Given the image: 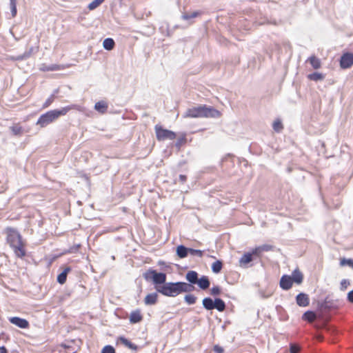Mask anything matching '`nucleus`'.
<instances>
[{
	"label": "nucleus",
	"mask_w": 353,
	"mask_h": 353,
	"mask_svg": "<svg viewBox=\"0 0 353 353\" xmlns=\"http://www.w3.org/2000/svg\"><path fill=\"white\" fill-rule=\"evenodd\" d=\"M6 241L12 249L17 258L22 259L26 256V243L20 233L14 228L8 227L4 231Z\"/></svg>",
	"instance_id": "1"
},
{
	"label": "nucleus",
	"mask_w": 353,
	"mask_h": 353,
	"mask_svg": "<svg viewBox=\"0 0 353 353\" xmlns=\"http://www.w3.org/2000/svg\"><path fill=\"white\" fill-rule=\"evenodd\" d=\"M221 112L212 106L198 105L188 108L184 112V118H213L221 117Z\"/></svg>",
	"instance_id": "2"
},
{
	"label": "nucleus",
	"mask_w": 353,
	"mask_h": 353,
	"mask_svg": "<svg viewBox=\"0 0 353 353\" xmlns=\"http://www.w3.org/2000/svg\"><path fill=\"white\" fill-rule=\"evenodd\" d=\"M194 287L185 282L166 283L161 286H157L156 290L166 296H176L182 292H190Z\"/></svg>",
	"instance_id": "3"
},
{
	"label": "nucleus",
	"mask_w": 353,
	"mask_h": 353,
	"mask_svg": "<svg viewBox=\"0 0 353 353\" xmlns=\"http://www.w3.org/2000/svg\"><path fill=\"white\" fill-rule=\"evenodd\" d=\"M72 108L70 107L62 108L60 110H54L41 115L37 121V124L43 127L55 121L61 116H63Z\"/></svg>",
	"instance_id": "4"
},
{
	"label": "nucleus",
	"mask_w": 353,
	"mask_h": 353,
	"mask_svg": "<svg viewBox=\"0 0 353 353\" xmlns=\"http://www.w3.org/2000/svg\"><path fill=\"white\" fill-rule=\"evenodd\" d=\"M303 274L299 270H295L292 272V276L283 275L279 284L283 290H288L292 287L293 283L299 285L303 282Z\"/></svg>",
	"instance_id": "5"
},
{
	"label": "nucleus",
	"mask_w": 353,
	"mask_h": 353,
	"mask_svg": "<svg viewBox=\"0 0 353 353\" xmlns=\"http://www.w3.org/2000/svg\"><path fill=\"white\" fill-rule=\"evenodd\" d=\"M144 278L146 280L152 281L153 283L157 286H161V284H165L166 281V274L163 272H157L154 270H148L144 274Z\"/></svg>",
	"instance_id": "6"
},
{
	"label": "nucleus",
	"mask_w": 353,
	"mask_h": 353,
	"mask_svg": "<svg viewBox=\"0 0 353 353\" xmlns=\"http://www.w3.org/2000/svg\"><path fill=\"white\" fill-rule=\"evenodd\" d=\"M203 305L208 310L216 309L219 312H223L225 309V302L219 298L215 299L214 301L209 297L205 298L203 300Z\"/></svg>",
	"instance_id": "7"
},
{
	"label": "nucleus",
	"mask_w": 353,
	"mask_h": 353,
	"mask_svg": "<svg viewBox=\"0 0 353 353\" xmlns=\"http://www.w3.org/2000/svg\"><path fill=\"white\" fill-rule=\"evenodd\" d=\"M353 65V54L352 53L344 54L340 61V65L343 69L350 68Z\"/></svg>",
	"instance_id": "8"
},
{
	"label": "nucleus",
	"mask_w": 353,
	"mask_h": 353,
	"mask_svg": "<svg viewBox=\"0 0 353 353\" xmlns=\"http://www.w3.org/2000/svg\"><path fill=\"white\" fill-rule=\"evenodd\" d=\"M9 321L16 326L23 329L28 328L30 325L29 322L26 319L17 316L10 318Z\"/></svg>",
	"instance_id": "9"
},
{
	"label": "nucleus",
	"mask_w": 353,
	"mask_h": 353,
	"mask_svg": "<svg viewBox=\"0 0 353 353\" xmlns=\"http://www.w3.org/2000/svg\"><path fill=\"white\" fill-rule=\"evenodd\" d=\"M296 301L300 307H307L310 304V299L307 294L300 293L296 297Z\"/></svg>",
	"instance_id": "10"
},
{
	"label": "nucleus",
	"mask_w": 353,
	"mask_h": 353,
	"mask_svg": "<svg viewBox=\"0 0 353 353\" xmlns=\"http://www.w3.org/2000/svg\"><path fill=\"white\" fill-rule=\"evenodd\" d=\"M252 261V254L250 252H246L241 256L239 262L241 267H246Z\"/></svg>",
	"instance_id": "11"
},
{
	"label": "nucleus",
	"mask_w": 353,
	"mask_h": 353,
	"mask_svg": "<svg viewBox=\"0 0 353 353\" xmlns=\"http://www.w3.org/2000/svg\"><path fill=\"white\" fill-rule=\"evenodd\" d=\"M70 271V267L65 268L63 271L57 276V281L60 284H64L67 279V275Z\"/></svg>",
	"instance_id": "12"
},
{
	"label": "nucleus",
	"mask_w": 353,
	"mask_h": 353,
	"mask_svg": "<svg viewBox=\"0 0 353 353\" xmlns=\"http://www.w3.org/2000/svg\"><path fill=\"white\" fill-rule=\"evenodd\" d=\"M196 284H198L201 289L206 290L210 287V283L208 276H203L198 279Z\"/></svg>",
	"instance_id": "13"
},
{
	"label": "nucleus",
	"mask_w": 353,
	"mask_h": 353,
	"mask_svg": "<svg viewBox=\"0 0 353 353\" xmlns=\"http://www.w3.org/2000/svg\"><path fill=\"white\" fill-rule=\"evenodd\" d=\"M185 278L190 283V284H196L199 279L197 272L192 270L186 274Z\"/></svg>",
	"instance_id": "14"
},
{
	"label": "nucleus",
	"mask_w": 353,
	"mask_h": 353,
	"mask_svg": "<svg viewBox=\"0 0 353 353\" xmlns=\"http://www.w3.org/2000/svg\"><path fill=\"white\" fill-rule=\"evenodd\" d=\"M158 295L157 293L148 294L144 299L146 305H154L157 302Z\"/></svg>",
	"instance_id": "15"
},
{
	"label": "nucleus",
	"mask_w": 353,
	"mask_h": 353,
	"mask_svg": "<svg viewBox=\"0 0 353 353\" xmlns=\"http://www.w3.org/2000/svg\"><path fill=\"white\" fill-rule=\"evenodd\" d=\"M302 319L309 323H313L316 319V315L313 311H307L303 314Z\"/></svg>",
	"instance_id": "16"
},
{
	"label": "nucleus",
	"mask_w": 353,
	"mask_h": 353,
	"mask_svg": "<svg viewBox=\"0 0 353 353\" xmlns=\"http://www.w3.org/2000/svg\"><path fill=\"white\" fill-rule=\"evenodd\" d=\"M189 253V248H187L184 245H179L176 248V254L181 259L185 258L188 256Z\"/></svg>",
	"instance_id": "17"
},
{
	"label": "nucleus",
	"mask_w": 353,
	"mask_h": 353,
	"mask_svg": "<svg viewBox=\"0 0 353 353\" xmlns=\"http://www.w3.org/2000/svg\"><path fill=\"white\" fill-rule=\"evenodd\" d=\"M94 109L100 113H104L108 109V104L104 101H101L95 103Z\"/></svg>",
	"instance_id": "18"
},
{
	"label": "nucleus",
	"mask_w": 353,
	"mask_h": 353,
	"mask_svg": "<svg viewBox=\"0 0 353 353\" xmlns=\"http://www.w3.org/2000/svg\"><path fill=\"white\" fill-rule=\"evenodd\" d=\"M115 43L111 38H107L103 41V47L107 50H112L114 47Z\"/></svg>",
	"instance_id": "19"
},
{
	"label": "nucleus",
	"mask_w": 353,
	"mask_h": 353,
	"mask_svg": "<svg viewBox=\"0 0 353 353\" xmlns=\"http://www.w3.org/2000/svg\"><path fill=\"white\" fill-rule=\"evenodd\" d=\"M307 61L310 62L314 69H319L321 68V61L315 56L310 57Z\"/></svg>",
	"instance_id": "20"
},
{
	"label": "nucleus",
	"mask_w": 353,
	"mask_h": 353,
	"mask_svg": "<svg viewBox=\"0 0 353 353\" xmlns=\"http://www.w3.org/2000/svg\"><path fill=\"white\" fill-rule=\"evenodd\" d=\"M223 268L222 261L217 260L212 264V270L214 273L218 274L219 273Z\"/></svg>",
	"instance_id": "21"
},
{
	"label": "nucleus",
	"mask_w": 353,
	"mask_h": 353,
	"mask_svg": "<svg viewBox=\"0 0 353 353\" xmlns=\"http://www.w3.org/2000/svg\"><path fill=\"white\" fill-rule=\"evenodd\" d=\"M307 78L312 81H319L323 80L325 76L319 72H314L312 74H308Z\"/></svg>",
	"instance_id": "22"
},
{
	"label": "nucleus",
	"mask_w": 353,
	"mask_h": 353,
	"mask_svg": "<svg viewBox=\"0 0 353 353\" xmlns=\"http://www.w3.org/2000/svg\"><path fill=\"white\" fill-rule=\"evenodd\" d=\"M117 344H122L130 349L132 348V344L131 342L123 336L118 338Z\"/></svg>",
	"instance_id": "23"
},
{
	"label": "nucleus",
	"mask_w": 353,
	"mask_h": 353,
	"mask_svg": "<svg viewBox=\"0 0 353 353\" xmlns=\"http://www.w3.org/2000/svg\"><path fill=\"white\" fill-rule=\"evenodd\" d=\"M176 134H157V137L159 141H164L165 139H174Z\"/></svg>",
	"instance_id": "24"
},
{
	"label": "nucleus",
	"mask_w": 353,
	"mask_h": 353,
	"mask_svg": "<svg viewBox=\"0 0 353 353\" xmlns=\"http://www.w3.org/2000/svg\"><path fill=\"white\" fill-rule=\"evenodd\" d=\"M103 1L104 0H94L88 5V8L90 10H93L99 6Z\"/></svg>",
	"instance_id": "25"
},
{
	"label": "nucleus",
	"mask_w": 353,
	"mask_h": 353,
	"mask_svg": "<svg viewBox=\"0 0 353 353\" xmlns=\"http://www.w3.org/2000/svg\"><path fill=\"white\" fill-rule=\"evenodd\" d=\"M340 265L341 266L348 265L349 267H350L351 268L353 269V259H347L345 258H342L340 260Z\"/></svg>",
	"instance_id": "26"
},
{
	"label": "nucleus",
	"mask_w": 353,
	"mask_h": 353,
	"mask_svg": "<svg viewBox=\"0 0 353 353\" xmlns=\"http://www.w3.org/2000/svg\"><path fill=\"white\" fill-rule=\"evenodd\" d=\"M301 350V347L296 343L290 344V353H299Z\"/></svg>",
	"instance_id": "27"
},
{
	"label": "nucleus",
	"mask_w": 353,
	"mask_h": 353,
	"mask_svg": "<svg viewBox=\"0 0 353 353\" xmlns=\"http://www.w3.org/2000/svg\"><path fill=\"white\" fill-rule=\"evenodd\" d=\"M185 301L187 302V303L192 305L195 303L196 297L193 294H187L185 296Z\"/></svg>",
	"instance_id": "28"
},
{
	"label": "nucleus",
	"mask_w": 353,
	"mask_h": 353,
	"mask_svg": "<svg viewBox=\"0 0 353 353\" xmlns=\"http://www.w3.org/2000/svg\"><path fill=\"white\" fill-rule=\"evenodd\" d=\"M199 15V12H194L191 14H188V13H185L182 15V18L184 19V20H188L190 19H192V18H194L196 17H197Z\"/></svg>",
	"instance_id": "29"
},
{
	"label": "nucleus",
	"mask_w": 353,
	"mask_h": 353,
	"mask_svg": "<svg viewBox=\"0 0 353 353\" xmlns=\"http://www.w3.org/2000/svg\"><path fill=\"white\" fill-rule=\"evenodd\" d=\"M10 8L12 12V16L14 17L17 14V6H16V0H10Z\"/></svg>",
	"instance_id": "30"
},
{
	"label": "nucleus",
	"mask_w": 353,
	"mask_h": 353,
	"mask_svg": "<svg viewBox=\"0 0 353 353\" xmlns=\"http://www.w3.org/2000/svg\"><path fill=\"white\" fill-rule=\"evenodd\" d=\"M273 128L275 131H280L283 129V125L280 120H276L273 123Z\"/></svg>",
	"instance_id": "31"
},
{
	"label": "nucleus",
	"mask_w": 353,
	"mask_h": 353,
	"mask_svg": "<svg viewBox=\"0 0 353 353\" xmlns=\"http://www.w3.org/2000/svg\"><path fill=\"white\" fill-rule=\"evenodd\" d=\"M185 143L186 139L183 135L178 139L177 142L176 143V146L178 148L179 150H180V148L183 146Z\"/></svg>",
	"instance_id": "32"
},
{
	"label": "nucleus",
	"mask_w": 353,
	"mask_h": 353,
	"mask_svg": "<svg viewBox=\"0 0 353 353\" xmlns=\"http://www.w3.org/2000/svg\"><path fill=\"white\" fill-rule=\"evenodd\" d=\"M259 248H260L261 250L262 251V252L272 251L274 249L273 245H268V244H264V245H260Z\"/></svg>",
	"instance_id": "33"
},
{
	"label": "nucleus",
	"mask_w": 353,
	"mask_h": 353,
	"mask_svg": "<svg viewBox=\"0 0 353 353\" xmlns=\"http://www.w3.org/2000/svg\"><path fill=\"white\" fill-rule=\"evenodd\" d=\"M142 318V315L139 310L134 311V323L141 321Z\"/></svg>",
	"instance_id": "34"
},
{
	"label": "nucleus",
	"mask_w": 353,
	"mask_h": 353,
	"mask_svg": "<svg viewBox=\"0 0 353 353\" xmlns=\"http://www.w3.org/2000/svg\"><path fill=\"white\" fill-rule=\"evenodd\" d=\"M101 353H115V350L111 345H105L103 347Z\"/></svg>",
	"instance_id": "35"
},
{
	"label": "nucleus",
	"mask_w": 353,
	"mask_h": 353,
	"mask_svg": "<svg viewBox=\"0 0 353 353\" xmlns=\"http://www.w3.org/2000/svg\"><path fill=\"white\" fill-rule=\"evenodd\" d=\"M189 253H190L192 255H196L199 257H202L203 252L200 250H194L192 248H189Z\"/></svg>",
	"instance_id": "36"
},
{
	"label": "nucleus",
	"mask_w": 353,
	"mask_h": 353,
	"mask_svg": "<svg viewBox=\"0 0 353 353\" xmlns=\"http://www.w3.org/2000/svg\"><path fill=\"white\" fill-rule=\"evenodd\" d=\"M250 253L252 254V256H256L258 257H261L263 254L259 246H257L255 248H254Z\"/></svg>",
	"instance_id": "37"
},
{
	"label": "nucleus",
	"mask_w": 353,
	"mask_h": 353,
	"mask_svg": "<svg viewBox=\"0 0 353 353\" xmlns=\"http://www.w3.org/2000/svg\"><path fill=\"white\" fill-rule=\"evenodd\" d=\"M210 293L214 296L219 295L221 294V289L219 286H214L211 288Z\"/></svg>",
	"instance_id": "38"
},
{
	"label": "nucleus",
	"mask_w": 353,
	"mask_h": 353,
	"mask_svg": "<svg viewBox=\"0 0 353 353\" xmlns=\"http://www.w3.org/2000/svg\"><path fill=\"white\" fill-rule=\"evenodd\" d=\"M156 132H173L172 131L168 130H163L161 126L157 125L155 127Z\"/></svg>",
	"instance_id": "39"
},
{
	"label": "nucleus",
	"mask_w": 353,
	"mask_h": 353,
	"mask_svg": "<svg viewBox=\"0 0 353 353\" xmlns=\"http://www.w3.org/2000/svg\"><path fill=\"white\" fill-rule=\"evenodd\" d=\"M214 351L216 352V353H223V349L222 347L218 345H216L214 346Z\"/></svg>",
	"instance_id": "40"
},
{
	"label": "nucleus",
	"mask_w": 353,
	"mask_h": 353,
	"mask_svg": "<svg viewBox=\"0 0 353 353\" xmlns=\"http://www.w3.org/2000/svg\"><path fill=\"white\" fill-rule=\"evenodd\" d=\"M79 247H80L79 245H74V246H73V247L70 248L68 252L69 253H72V252H74L76 251H78Z\"/></svg>",
	"instance_id": "41"
},
{
	"label": "nucleus",
	"mask_w": 353,
	"mask_h": 353,
	"mask_svg": "<svg viewBox=\"0 0 353 353\" xmlns=\"http://www.w3.org/2000/svg\"><path fill=\"white\" fill-rule=\"evenodd\" d=\"M347 300H348L350 303H353V290L350 291V292L347 294Z\"/></svg>",
	"instance_id": "42"
},
{
	"label": "nucleus",
	"mask_w": 353,
	"mask_h": 353,
	"mask_svg": "<svg viewBox=\"0 0 353 353\" xmlns=\"http://www.w3.org/2000/svg\"><path fill=\"white\" fill-rule=\"evenodd\" d=\"M187 180V176L184 174L179 175V181L181 183H184Z\"/></svg>",
	"instance_id": "43"
},
{
	"label": "nucleus",
	"mask_w": 353,
	"mask_h": 353,
	"mask_svg": "<svg viewBox=\"0 0 353 353\" xmlns=\"http://www.w3.org/2000/svg\"><path fill=\"white\" fill-rule=\"evenodd\" d=\"M12 130L13 132H19L21 130V128L18 125H16L15 127H14Z\"/></svg>",
	"instance_id": "44"
},
{
	"label": "nucleus",
	"mask_w": 353,
	"mask_h": 353,
	"mask_svg": "<svg viewBox=\"0 0 353 353\" xmlns=\"http://www.w3.org/2000/svg\"><path fill=\"white\" fill-rule=\"evenodd\" d=\"M0 353H8L6 348L3 346L0 347Z\"/></svg>",
	"instance_id": "45"
},
{
	"label": "nucleus",
	"mask_w": 353,
	"mask_h": 353,
	"mask_svg": "<svg viewBox=\"0 0 353 353\" xmlns=\"http://www.w3.org/2000/svg\"><path fill=\"white\" fill-rule=\"evenodd\" d=\"M316 339H317V340H319L320 341H322L323 339V337L321 335H319V336H316Z\"/></svg>",
	"instance_id": "46"
},
{
	"label": "nucleus",
	"mask_w": 353,
	"mask_h": 353,
	"mask_svg": "<svg viewBox=\"0 0 353 353\" xmlns=\"http://www.w3.org/2000/svg\"><path fill=\"white\" fill-rule=\"evenodd\" d=\"M129 319H130V321L132 322V315H130V316L129 317Z\"/></svg>",
	"instance_id": "47"
}]
</instances>
